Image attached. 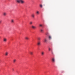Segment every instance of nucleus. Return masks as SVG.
Masks as SVG:
<instances>
[{
    "label": "nucleus",
    "instance_id": "nucleus-17",
    "mask_svg": "<svg viewBox=\"0 0 75 75\" xmlns=\"http://www.w3.org/2000/svg\"><path fill=\"white\" fill-rule=\"evenodd\" d=\"M11 22L12 23H14V20H13V19H12L11 20Z\"/></svg>",
    "mask_w": 75,
    "mask_h": 75
},
{
    "label": "nucleus",
    "instance_id": "nucleus-19",
    "mask_svg": "<svg viewBox=\"0 0 75 75\" xmlns=\"http://www.w3.org/2000/svg\"><path fill=\"white\" fill-rule=\"evenodd\" d=\"M36 13H37V14H39V13H39V11H37L36 12Z\"/></svg>",
    "mask_w": 75,
    "mask_h": 75
},
{
    "label": "nucleus",
    "instance_id": "nucleus-14",
    "mask_svg": "<svg viewBox=\"0 0 75 75\" xmlns=\"http://www.w3.org/2000/svg\"><path fill=\"white\" fill-rule=\"evenodd\" d=\"M39 26L40 27H42L43 25H42V24H40L39 25Z\"/></svg>",
    "mask_w": 75,
    "mask_h": 75
},
{
    "label": "nucleus",
    "instance_id": "nucleus-21",
    "mask_svg": "<svg viewBox=\"0 0 75 75\" xmlns=\"http://www.w3.org/2000/svg\"><path fill=\"white\" fill-rule=\"evenodd\" d=\"M49 50L50 51H51V48H49Z\"/></svg>",
    "mask_w": 75,
    "mask_h": 75
},
{
    "label": "nucleus",
    "instance_id": "nucleus-11",
    "mask_svg": "<svg viewBox=\"0 0 75 75\" xmlns=\"http://www.w3.org/2000/svg\"><path fill=\"white\" fill-rule=\"evenodd\" d=\"M41 54L42 55H44V52H41Z\"/></svg>",
    "mask_w": 75,
    "mask_h": 75
},
{
    "label": "nucleus",
    "instance_id": "nucleus-10",
    "mask_svg": "<svg viewBox=\"0 0 75 75\" xmlns=\"http://www.w3.org/2000/svg\"><path fill=\"white\" fill-rule=\"evenodd\" d=\"M8 52H5V54L6 56H7V55H8Z\"/></svg>",
    "mask_w": 75,
    "mask_h": 75
},
{
    "label": "nucleus",
    "instance_id": "nucleus-2",
    "mask_svg": "<svg viewBox=\"0 0 75 75\" xmlns=\"http://www.w3.org/2000/svg\"><path fill=\"white\" fill-rule=\"evenodd\" d=\"M7 39L6 38H4L3 39V41L4 42H7Z\"/></svg>",
    "mask_w": 75,
    "mask_h": 75
},
{
    "label": "nucleus",
    "instance_id": "nucleus-24",
    "mask_svg": "<svg viewBox=\"0 0 75 75\" xmlns=\"http://www.w3.org/2000/svg\"><path fill=\"white\" fill-rule=\"evenodd\" d=\"M51 53L52 54H53V52L52 51H51Z\"/></svg>",
    "mask_w": 75,
    "mask_h": 75
},
{
    "label": "nucleus",
    "instance_id": "nucleus-4",
    "mask_svg": "<svg viewBox=\"0 0 75 75\" xmlns=\"http://www.w3.org/2000/svg\"><path fill=\"white\" fill-rule=\"evenodd\" d=\"M4 16H6L7 15V13L6 12H4L3 13Z\"/></svg>",
    "mask_w": 75,
    "mask_h": 75
},
{
    "label": "nucleus",
    "instance_id": "nucleus-8",
    "mask_svg": "<svg viewBox=\"0 0 75 75\" xmlns=\"http://www.w3.org/2000/svg\"><path fill=\"white\" fill-rule=\"evenodd\" d=\"M44 42H47V39L46 38H45L44 40Z\"/></svg>",
    "mask_w": 75,
    "mask_h": 75
},
{
    "label": "nucleus",
    "instance_id": "nucleus-12",
    "mask_svg": "<svg viewBox=\"0 0 75 75\" xmlns=\"http://www.w3.org/2000/svg\"><path fill=\"white\" fill-rule=\"evenodd\" d=\"M16 59H14L13 60V63H15L16 62Z\"/></svg>",
    "mask_w": 75,
    "mask_h": 75
},
{
    "label": "nucleus",
    "instance_id": "nucleus-20",
    "mask_svg": "<svg viewBox=\"0 0 75 75\" xmlns=\"http://www.w3.org/2000/svg\"><path fill=\"white\" fill-rule=\"evenodd\" d=\"M38 40H41V38H38Z\"/></svg>",
    "mask_w": 75,
    "mask_h": 75
},
{
    "label": "nucleus",
    "instance_id": "nucleus-18",
    "mask_svg": "<svg viewBox=\"0 0 75 75\" xmlns=\"http://www.w3.org/2000/svg\"><path fill=\"white\" fill-rule=\"evenodd\" d=\"M40 31L41 32H43V31H44V30H42V29H40Z\"/></svg>",
    "mask_w": 75,
    "mask_h": 75
},
{
    "label": "nucleus",
    "instance_id": "nucleus-9",
    "mask_svg": "<svg viewBox=\"0 0 75 75\" xmlns=\"http://www.w3.org/2000/svg\"><path fill=\"white\" fill-rule=\"evenodd\" d=\"M25 40H28L29 39V38H28V37L27 36L25 37Z\"/></svg>",
    "mask_w": 75,
    "mask_h": 75
},
{
    "label": "nucleus",
    "instance_id": "nucleus-7",
    "mask_svg": "<svg viewBox=\"0 0 75 75\" xmlns=\"http://www.w3.org/2000/svg\"><path fill=\"white\" fill-rule=\"evenodd\" d=\"M31 27H32V28H33V29H35V28H36V27H35V26L33 25H32Z\"/></svg>",
    "mask_w": 75,
    "mask_h": 75
},
{
    "label": "nucleus",
    "instance_id": "nucleus-6",
    "mask_svg": "<svg viewBox=\"0 0 75 75\" xmlns=\"http://www.w3.org/2000/svg\"><path fill=\"white\" fill-rule=\"evenodd\" d=\"M31 16L32 18H34V17H35V14H32Z\"/></svg>",
    "mask_w": 75,
    "mask_h": 75
},
{
    "label": "nucleus",
    "instance_id": "nucleus-5",
    "mask_svg": "<svg viewBox=\"0 0 75 75\" xmlns=\"http://www.w3.org/2000/svg\"><path fill=\"white\" fill-rule=\"evenodd\" d=\"M52 62H55V58H53L52 59Z\"/></svg>",
    "mask_w": 75,
    "mask_h": 75
},
{
    "label": "nucleus",
    "instance_id": "nucleus-23",
    "mask_svg": "<svg viewBox=\"0 0 75 75\" xmlns=\"http://www.w3.org/2000/svg\"><path fill=\"white\" fill-rule=\"evenodd\" d=\"M1 22H2V21L0 20V23H1Z\"/></svg>",
    "mask_w": 75,
    "mask_h": 75
},
{
    "label": "nucleus",
    "instance_id": "nucleus-1",
    "mask_svg": "<svg viewBox=\"0 0 75 75\" xmlns=\"http://www.w3.org/2000/svg\"><path fill=\"white\" fill-rule=\"evenodd\" d=\"M16 1L18 3H21V4H24L25 3V1L24 0H16Z\"/></svg>",
    "mask_w": 75,
    "mask_h": 75
},
{
    "label": "nucleus",
    "instance_id": "nucleus-15",
    "mask_svg": "<svg viewBox=\"0 0 75 75\" xmlns=\"http://www.w3.org/2000/svg\"><path fill=\"white\" fill-rule=\"evenodd\" d=\"M49 40H51V36H49Z\"/></svg>",
    "mask_w": 75,
    "mask_h": 75
},
{
    "label": "nucleus",
    "instance_id": "nucleus-25",
    "mask_svg": "<svg viewBox=\"0 0 75 75\" xmlns=\"http://www.w3.org/2000/svg\"><path fill=\"white\" fill-rule=\"evenodd\" d=\"M13 70H14V69H13Z\"/></svg>",
    "mask_w": 75,
    "mask_h": 75
},
{
    "label": "nucleus",
    "instance_id": "nucleus-22",
    "mask_svg": "<svg viewBox=\"0 0 75 75\" xmlns=\"http://www.w3.org/2000/svg\"><path fill=\"white\" fill-rule=\"evenodd\" d=\"M30 24H33V22H30Z\"/></svg>",
    "mask_w": 75,
    "mask_h": 75
},
{
    "label": "nucleus",
    "instance_id": "nucleus-16",
    "mask_svg": "<svg viewBox=\"0 0 75 75\" xmlns=\"http://www.w3.org/2000/svg\"><path fill=\"white\" fill-rule=\"evenodd\" d=\"M40 7H41V8H42V4H40Z\"/></svg>",
    "mask_w": 75,
    "mask_h": 75
},
{
    "label": "nucleus",
    "instance_id": "nucleus-13",
    "mask_svg": "<svg viewBox=\"0 0 75 75\" xmlns=\"http://www.w3.org/2000/svg\"><path fill=\"white\" fill-rule=\"evenodd\" d=\"M30 55H33V52H30Z\"/></svg>",
    "mask_w": 75,
    "mask_h": 75
},
{
    "label": "nucleus",
    "instance_id": "nucleus-3",
    "mask_svg": "<svg viewBox=\"0 0 75 75\" xmlns=\"http://www.w3.org/2000/svg\"><path fill=\"white\" fill-rule=\"evenodd\" d=\"M37 44L38 45H41V42L40 41H39L37 43Z\"/></svg>",
    "mask_w": 75,
    "mask_h": 75
}]
</instances>
